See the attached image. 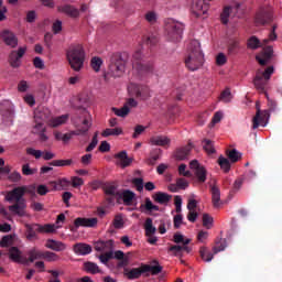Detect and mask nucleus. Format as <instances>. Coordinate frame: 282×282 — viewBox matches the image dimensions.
Listing matches in <instances>:
<instances>
[{
	"instance_id": "5",
	"label": "nucleus",
	"mask_w": 282,
	"mask_h": 282,
	"mask_svg": "<svg viewBox=\"0 0 282 282\" xmlns=\"http://www.w3.org/2000/svg\"><path fill=\"white\" fill-rule=\"evenodd\" d=\"M66 58L74 72H80L85 65V48L80 44H72L66 50Z\"/></svg>"
},
{
	"instance_id": "49",
	"label": "nucleus",
	"mask_w": 282,
	"mask_h": 282,
	"mask_svg": "<svg viewBox=\"0 0 282 282\" xmlns=\"http://www.w3.org/2000/svg\"><path fill=\"white\" fill-rule=\"evenodd\" d=\"M158 35L153 33L143 37V43H145V45H158Z\"/></svg>"
},
{
	"instance_id": "36",
	"label": "nucleus",
	"mask_w": 282,
	"mask_h": 282,
	"mask_svg": "<svg viewBox=\"0 0 282 282\" xmlns=\"http://www.w3.org/2000/svg\"><path fill=\"white\" fill-rule=\"evenodd\" d=\"M29 259H26V262L30 261V263H34V261L39 260V259H43L44 257V251H41L39 249H36L35 247L30 249L26 252Z\"/></svg>"
},
{
	"instance_id": "55",
	"label": "nucleus",
	"mask_w": 282,
	"mask_h": 282,
	"mask_svg": "<svg viewBox=\"0 0 282 282\" xmlns=\"http://www.w3.org/2000/svg\"><path fill=\"white\" fill-rule=\"evenodd\" d=\"M12 246V236L7 235L0 240V248H10Z\"/></svg>"
},
{
	"instance_id": "10",
	"label": "nucleus",
	"mask_w": 282,
	"mask_h": 282,
	"mask_svg": "<svg viewBox=\"0 0 282 282\" xmlns=\"http://www.w3.org/2000/svg\"><path fill=\"white\" fill-rule=\"evenodd\" d=\"M276 24H274L271 29V32L269 33V37L264 39L262 42L259 40V37L252 35L247 41V47L248 50H259V47H263V45H268L270 41H276Z\"/></svg>"
},
{
	"instance_id": "46",
	"label": "nucleus",
	"mask_w": 282,
	"mask_h": 282,
	"mask_svg": "<svg viewBox=\"0 0 282 282\" xmlns=\"http://www.w3.org/2000/svg\"><path fill=\"white\" fill-rule=\"evenodd\" d=\"M50 166H72L74 164V161L72 159L67 160H54L48 163Z\"/></svg>"
},
{
	"instance_id": "45",
	"label": "nucleus",
	"mask_w": 282,
	"mask_h": 282,
	"mask_svg": "<svg viewBox=\"0 0 282 282\" xmlns=\"http://www.w3.org/2000/svg\"><path fill=\"white\" fill-rule=\"evenodd\" d=\"M135 98H140V100H147V98H149V88L148 87L137 88Z\"/></svg>"
},
{
	"instance_id": "61",
	"label": "nucleus",
	"mask_w": 282,
	"mask_h": 282,
	"mask_svg": "<svg viewBox=\"0 0 282 282\" xmlns=\"http://www.w3.org/2000/svg\"><path fill=\"white\" fill-rule=\"evenodd\" d=\"M48 186L51 191H63V186H61V178L48 182Z\"/></svg>"
},
{
	"instance_id": "3",
	"label": "nucleus",
	"mask_w": 282,
	"mask_h": 282,
	"mask_svg": "<svg viewBox=\"0 0 282 282\" xmlns=\"http://www.w3.org/2000/svg\"><path fill=\"white\" fill-rule=\"evenodd\" d=\"M74 109H76V111H79V113H82L84 118L82 121L83 128L66 133L55 132V140L68 142V140H74V135H85V133L89 131V127H91V123L89 122V112L87 111V109L83 106H74Z\"/></svg>"
},
{
	"instance_id": "25",
	"label": "nucleus",
	"mask_w": 282,
	"mask_h": 282,
	"mask_svg": "<svg viewBox=\"0 0 282 282\" xmlns=\"http://www.w3.org/2000/svg\"><path fill=\"white\" fill-rule=\"evenodd\" d=\"M210 193H212V204L214 208H221L223 202H221V191L216 185L210 186Z\"/></svg>"
},
{
	"instance_id": "16",
	"label": "nucleus",
	"mask_w": 282,
	"mask_h": 282,
	"mask_svg": "<svg viewBox=\"0 0 282 282\" xmlns=\"http://www.w3.org/2000/svg\"><path fill=\"white\" fill-rule=\"evenodd\" d=\"M257 25H265L267 23H272V8H263L256 15Z\"/></svg>"
},
{
	"instance_id": "52",
	"label": "nucleus",
	"mask_w": 282,
	"mask_h": 282,
	"mask_svg": "<svg viewBox=\"0 0 282 282\" xmlns=\"http://www.w3.org/2000/svg\"><path fill=\"white\" fill-rule=\"evenodd\" d=\"M226 250V240H220L216 242V246L213 247L214 254H218V252H224Z\"/></svg>"
},
{
	"instance_id": "14",
	"label": "nucleus",
	"mask_w": 282,
	"mask_h": 282,
	"mask_svg": "<svg viewBox=\"0 0 282 282\" xmlns=\"http://www.w3.org/2000/svg\"><path fill=\"white\" fill-rule=\"evenodd\" d=\"M102 189L105 195L109 196L106 198L108 204H113V197H118L120 195V191H118V183L116 182L105 183Z\"/></svg>"
},
{
	"instance_id": "22",
	"label": "nucleus",
	"mask_w": 282,
	"mask_h": 282,
	"mask_svg": "<svg viewBox=\"0 0 282 282\" xmlns=\"http://www.w3.org/2000/svg\"><path fill=\"white\" fill-rule=\"evenodd\" d=\"M57 11L62 12V14H66V17H70V19H78V17H80V11L72 4L58 6Z\"/></svg>"
},
{
	"instance_id": "11",
	"label": "nucleus",
	"mask_w": 282,
	"mask_h": 282,
	"mask_svg": "<svg viewBox=\"0 0 282 282\" xmlns=\"http://www.w3.org/2000/svg\"><path fill=\"white\" fill-rule=\"evenodd\" d=\"M55 225L46 224L44 226L39 224L26 225V239H36V232H54Z\"/></svg>"
},
{
	"instance_id": "15",
	"label": "nucleus",
	"mask_w": 282,
	"mask_h": 282,
	"mask_svg": "<svg viewBox=\"0 0 282 282\" xmlns=\"http://www.w3.org/2000/svg\"><path fill=\"white\" fill-rule=\"evenodd\" d=\"M0 39H2L4 45L12 47V50L19 45V37H17V34L10 30H3L0 33Z\"/></svg>"
},
{
	"instance_id": "50",
	"label": "nucleus",
	"mask_w": 282,
	"mask_h": 282,
	"mask_svg": "<svg viewBox=\"0 0 282 282\" xmlns=\"http://www.w3.org/2000/svg\"><path fill=\"white\" fill-rule=\"evenodd\" d=\"M174 243H182V246H188L191 243V239H184V235L175 234L173 237Z\"/></svg>"
},
{
	"instance_id": "58",
	"label": "nucleus",
	"mask_w": 282,
	"mask_h": 282,
	"mask_svg": "<svg viewBox=\"0 0 282 282\" xmlns=\"http://www.w3.org/2000/svg\"><path fill=\"white\" fill-rule=\"evenodd\" d=\"M203 226L207 229L213 228V216L208 214L203 215Z\"/></svg>"
},
{
	"instance_id": "40",
	"label": "nucleus",
	"mask_w": 282,
	"mask_h": 282,
	"mask_svg": "<svg viewBox=\"0 0 282 282\" xmlns=\"http://www.w3.org/2000/svg\"><path fill=\"white\" fill-rule=\"evenodd\" d=\"M69 120V115H62L59 117L51 118L48 120L50 127H61V124H65Z\"/></svg>"
},
{
	"instance_id": "2",
	"label": "nucleus",
	"mask_w": 282,
	"mask_h": 282,
	"mask_svg": "<svg viewBox=\"0 0 282 282\" xmlns=\"http://www.w3.org/2000/svg\"><path fill=\"white\" fill-rule=\"evenodd\" d=\"M204 65V53L202 52V44L194 40L189 43L188 54L185 57V66L189 72H197Z\"/></svg>"
},
{
	"instance_id": "30",
	"label": "nucleus",
	"mask_w": 282,
	"mask_h": 282,
	"mask_svg": "<svg viewBox=\"0 0 282 282\" xmlns=\"http://www.w3.org/2000/svg\"><path fill=\"white\" fill-rule=\"evenodd\" d=\"M32 133L39 135V139L42 140V142L47 141V134H45V124L41 123V121H35Z\"/></svg>"
},
{
	"instance_id": "27",
	"label": "nucleus",
	"mask_w": 282,
	"mask_h": 282,
	"mask_svg": "<svg viewBox=\"0 0 282 282\" xmlns=\"http://www.w3.org/2000/svg\"><path fill=\"white\" fill-rule=\"evenodd\" d=\"M191 151H193V143H187L183 148H178L175 152V158L178 161L188 160V155H191Z\"/></svg>"
},
{
	"instance_id": "19",
	"label": "nucleus",
	"mask_w": 282,
	"mask_h": 282,
	"mask_svg": "<svg viewBox=\"0 0 282 282\" xmlns=\"http://www.w3.org/2000/svg\"><path fill=\"white\" fill-rule=\"evenodd\" d=\"M272 56H274V48H272V46H265L262 52L256 56V61H258L259 65L265 66L272 61Z\"/></svg>"
},
{
	"instance_id": "29",
	"label": "nucleus",
	"mask_w": 282,
	"mask_h": 282,
	"mask_svg": "<svg viewBox=\"0 0 282 282\" xmlns=\"http://www.w3.org/2000/svg\"><path fill=\"white\" fill-rule=\"evenodd\" d=\"M191 247L188 246H180V245H172L169 248V252H173L174 257H178L182 259L184 257V252H187V254L191 252Z\"/></svg>"
},
{
	"instance_id": "4",
	"label": "nucleus",
	"mask_w": 282,
	"mask_h": 282,
	"mask_svg": "<svg viewBox=\"0 0 282 282\" xmlns=\"http://www.w3.org/2000/svg\"><path fill=\"white\" fill-rule=\"evenodd\" d=\"M154 264H141L140 268H126L123 269V274L129 279V281H135V279H140L142 274H147V272H151L152 276H155L162 272L163 268L160 265L158 260H153Z\"/></svg>"
},
{
	"instance_id": "53",
	"label": "nucleus",
	"mask_w": 282,
	"mask_h": 282,
	"mask_svg": "<svg viewBox=\"0 0 282 282\" xmlns=\"http://www.w3.org/2000/svg\"><path fill=\"white\" fill-rule=\"evenodd\" d=\"M132 184L133 186H135L139 193H142V191H144V180L140 177L132 178Z\"/></svg>"
},
{
	"instance_id": "48",
	"label": "nucleus",
	"mask_w": 282,
	"mask_h": 282,
	"mask_svg": "<svg viewBox=\"0 0 282 282\" xmlns=\"http://www.w3.org/2000/svg\"><path fill=\"white\" fill-rule=\"evenodd\" d=\"M43 259L52 263V262L58 261L61 257H58V254H56L55 252L44 251Z\"/></svg>"
},
{
	"instance_id": "39",
	"label": "nucleus",
	"mask_w": 282,
	"mask_h": 282,
	"mask_svg": "<svg viewBox=\"0 0 282 282\" xmlns=\"http://www.w3.org/2000/svg\"><path fill=\"white\" fill-rule=\"evenodd\" d=\"M239 41L237 39L229 40L227 44V52L229 56H235L239 52Z\"/></svg>"
},
{
	"instance_id": "13",
	"label": "nucleus",
	"mask_w": 282,
	"mask_h": 282,
	"mask_svg": "<svg viewBox=\"0 0 282 282\" xmlns=\"http://www.w3.org/2000/svg\"><path fill=\"white\" fill-rule=\"evenodd\" d=\"M25 52H28L25 46L19 47L18 51H11L8 58L10 67L19 69L21 67V58L25 56Z\"/></svg>"
},
{
	"instance_id": "41",
	"label": "nucleus",
	"mask_w": 282,
	"mask_h": 282,
	"mask_svg": "<svg viewBox=\"0 0 282 282\" xmlns=\"http://www.w3.org/2000/svg\"><path fill=\"white\" fill-rule=\"evenodd\" d=\"M199 254H200V258L203 259V261H206V263H210V261H213V259L215 257V252L208 251V248H206V247H202L199 249Z\"/></svg>"
},
{
	"instance_id": "47",
	"label": "nucleus",
	"mask_w": 282,
	"mask_h": 282,
	"mask_svg": "<svg viewBox=\"0 0 282 282\" xmlns=\"http://www.w3.org/2000/svg\"><path fill=\"white\" fill-rule=\"evenodd\" d=\"M122 133V129L120 128H108L102 131V138H109V135H120Z\"/></svg>"
},
{
	"instance_id": "31",
	"label": "nucleus",
	"mask_w": 282,
	"mask_h": 282,
	"mask_svg": "<svg viewBox=\"0 0 282 282\" xmlns=\"http://www.w3.org/2000/svg\"><path fill=\"white\" fill-rule=\"evenodd\" d=\"M139 210L141 213H153V210L155 212L160 210V206L154 205L151 198L145 197L144 204L140 205Z\"/></svg>"
},
{
	"instance_id": "24",
	"label": "nucleus",
	"mask_w": 282,
	"mask_h": 282,
	"mask_svg": "<svg viewBox=\"0 0 282 282\" xmlns=\"http://www.w3.org/2000/svg\"><path fill=\"white\" fill-rule=\"evenodd\" d=\"M98 225V218H83L78 217L74 221L75 228H95Z\"/></svg>"
},
{
	"instance_id": "23",
	"label": "nucleus",
	"mask_w": 282,
	"mask_h": 282,
	"mask_svg": "<svg viewBox=\"0 0 282 282\" xmlns=\"http://www.w3.org/2000/svg\"><path fill=\"white\" fill-rule=\"evenodd\" d=\"M73 252L78 254L79 257H87V254H91L93 248L91 245L85 242H77L73 246Z\"/></svg>"
},
{
	"instance_id": "32",
	"label": "nucleus",
	"mask_w": 282,
	"mask_h": 282,
	"mask_svg": "<svg viewBox=\"0 0 282 282\" xmlns=\"http://www.w3.org/2000/svg\"><path fill=\"white\" fill-rule=\"evenodd\" d=\"M171 198L172 196L164 192H156L152 195V199H154L156 204H161L162 206H166V204L171 202Z\"/></svg>"
},
{
	"instance_id": "43",
	"label": "nucleus",
	"mask_w": 282,
	"mask_h": 282,
	"mask_svg": "<svg viewBox=\"0 0 282 282\" xmlns=\"http://www.w3.org/2000/svg\"><path fill=\"white\" fill-rule=\"evenodd\" d=\"M111 111L115 113V116H118V118H127L131 109L127 108V106H123L122 108L112 107Z\"/></svg>"
},
{
	"instance_id": "6",
	"label": "nucleus",
	"mask_w": 282,
	"mask_h": 282,
	"mask_svg": "<svg viewBox=\"0 0 282 282\" xmlns=\"http://www.w3.org/2000/svg\"><path fill=\"white\" fill-rule=\"evenodd\" d=\"M129 62V53H113L110 56L109 74L113 78H120L127 69V63Z\"/></svg>"
},
{
	"instance_id": "57",
	"label": "nucleus",
	"mask_w": 282,
	"mask_h": 282,
	"mask_svg": "<svg viewBox=\"0 0 282 282\" xmlns=\"http://www.w3.org/2000/svg\"><path fill=\"white\" fill-rule=\"evenodd\" d=\"M203 149L207 155H214V153H217V151L215 150V145H213V142H205Z\"/></svg>"
},
{
	"instance_id": "12",
	"label": "nucleus",
	"mask_w": 282,
	"mask_h": 282,
	"mask_svg": "<svg viewBox=\"0 0 282 282\" xmlns=\"http://www.w3.org/2000/svg\"><path fill=\"white\" fill-rule=\"evenodd\" d=\"M189 169L194 171V175L199 184H204L206 182L208 177V171L206 170V166L199 163V161H191Z\"/></svg>"
},
{
	"instance_id": "60",
	"label": "nucleus",
	"mask_w": 282,
	"mask_h": 282,
	"mask_svg": "<svg viewBox=\"0 0 282 282\" xmlns=\"http://www.w3.org/2000/svg\"><path fill=\"white\" fill-rule=\"evenodd\" d=\"M28 155H33L35 160H40L43 156V152L41 150H34L33 148L26 149Z\"/></svg>"
},
{
	"instance_id": "18",
	"label": "nucleus",
	"mask_w": 282,
	"mask_h": 282,
	"mask_svg": "<svg viewBox=\"0 0 282 282\" xmlns=\"http://www.w3.org/2000/svg\"><path fill=\"white\" fill-rule=\"evenodd\" d=\"M51 118L52 111L48 108L40 107L34 111V122H41L42 124H45V122L50 123Z\"/></svg>"
},
{
	"instance_id": "62",
	"label": "nucleus",
	"mask_w": 282,
	"mask_h": 282,
	"mask_svg": "<svg viewBox=\"0 0 282 282\" xmlns=\"http://www.w3.org/2000/svg\"><path fill=\"white\" fill-rule=\"evenodd\" d=\"M113 257V252L109 251L106 253H102L99 256V261H101V263H104L105 265H107V263H109V260Z\"/></svg>"
},
{
	"instance_id": "59",
	"label": "nucleus",
	"mask_w": 282,
	"mask_h": 282,
	"mask_svg": "<svg viewBox=\"0 0 282 282\" xmlns=\"http://www.w3.org/2000/svg\"><path fill=\"white\" fill-rule=\"evenodd\" d=\"M145 21L153 25V23H156L158 21V14H155V12L153 11H149L148 13H145Z\"/></svg>"
},
{
	"instance_id": "42",
	"label": "nucleus",
	"mask_w": 282,
	"mask_h": 282,
	"mask_svg": "<svg viewBox=\"0 0 282 282\" xmlns=\"http://www.w3.org/2000/svg\"><path fill=\"white\" fill-rule=\"evenodd\" d=\"M144 230H145L147 237H151V236L155 235L158 229L153 226V219L152 218H147L145 219Z\"/></svg>"
},
{
	"instance_id": "34",
	"label": "nucleus",
	"mask_w": 282,
	"mask_h": 282,
	"mask_svg": "<svg viewBox=\"0 0 282 282\" xmlns=\"http://www.w3.org/2000/svg\"><path fill=\"white\" fill-rule=\"evenodd\" d=\"M97 252H105V250H113V240H99L95 243Z\"/></svg>"
},
{
	"instance_id": "17",
	"label": "nucleus",
	"mask_w": 282,
	"mask_h": 282,
	"mask_svg": "<svg viewBox=\"0 0 282 282\" xmlns=\"http://www.w3.org/2000/svg\"><path fill=\"white\" fill-rule=\"evenodd\" d=\"M208 12V4L204 0H193L192 13L196 19L204 17Z\"/></svg>"
},
{
	"instance_id": "64",
	"label": "nucleus",
	"mask_w": 282,
	"mask_h": 282,
	"mask_svg": "<svg viewBox=\"0 0 282 282\" xmlns=\"http://www.w3.org/2000/svg\"><path fill=\"white\" fill-rule=\"evenodd\" d=\"M151 142H171V138L166 135H155L151 139Z\"/></svg>"
},
{
	"instance_id": "8",
	"label": "nucleus",
	"mask_w": 282,
	"mask_h": 282,
	"mask_svg": "<svg viewBox=\"0 0 282 282\" xmlns=\"http://www.w3.org/2000/svg\"><path fill=\"white\" fill-rule=\"evenodd\" d=\"M132 67L135 69L139 76H141V78L153 74V62H142V51H137L133 54Z\"/></svg>"
},
{
	"instance_id": "20",
	"label": "nucleus",
	"mask_w": 282,
	"mask_h": 282,
	"mask_svg": "<svg viewBox=\"0 0 282 282\" xmlns=\"http://www.w3.org/2000/svg\"><path fill=\"white\" fill-rule=\"evenodd\" d=\"M1 116L6 122L14 120V107L9 100L1 102Z\"/></svg>"
},
{
	"instance_id": "33",
	"label": "nucleus",
	"mask_w": 282,
	"mask_h": 282,
	"mask_svg": "<svg viewBox=\"0 0 282 282\" xmlns=\"http://www.w3.org/2000/svg\"><path fill=\"white\" fill-rule=\"evenodd\" d=\"M46 248L50 250H54L55 252H63V250H66L67 246L61 241L48 239L46 241Z\"/></svg>"
},
{
	"instance_id": "37",
	"label": "nucleus",
	"mask_w": 282,
	"mask_h": 282,
	"mask_svg": "<svg viewBox=\"0 0 282 282\" xmlns=\"http://www.w3.org/2000/svg\"><path fill=\"white\" fill-rule=\"evenodd\" d=\"M84 270L87 274H102V270L100 267L96 264V262L87 261L84 263Z\"/></svg>"
},
{
	"instance_id": "21",
	"label": "nucleus",
	"mask_w": 282,
	"mask_h": 282,
	"mask_svg": "<svg viewBox=\"0 0 282 282\" xmlns=\"http://www.w3.org/2000/svg\"><path fill=\"white\" fill-rule=\"evenodd\" d=\"M115 160H117V164L121 166V169H127V166H131L133 163V158L129 156L124 150L115 154Z\"/></svg>"
},
{
	"instance_id": "54",
	"label": "nucleus",
	"mask_w": 282,
	"mask_h": 282,
	"mask_svg": "<svg viewBox=\"0 0 282 282\" xmlns=\"http://www.w3.org/2000/svg\"><path fill=\"white\" fill-rule=\"evenodd\" d=\"M220 100L223 102H230L232 100V94L230 93V88H226L221 94H220Z\"/></svg>"
},
{
	"instance_id": "1",
	"label": "nucleus",
	"mask_w": 282,
	"mask_h": 282,
	"mask_svg": "<svg viewBox=\"0 0 282 282\" xmlns=\"http://www.w3.org/2000/svg\"><path fill=\"white\" fill-rule=\"evenodd\" d=\"M274 74V66H269L265 68L264 72L258 70L256 73V77L253 79V85L258 91H261V94H265V97L268 98V110L261 111L260 109L257 110L256 116L252 119V129H259V127H267L268 120H270V112L274 113L276 111L279 104H276V100L270 99L268 97V93H265V87H268V82Z\"/></svg>"
},
{
	"instance_id": "56",
	"label": "nucleus",
	"mask_w": 282,
	"mask_h": 282,
	"mask_svg": "<svg viewBox=\"0 0 282 282\" xmlns=\"http://www.w3.org/2000/svg\"><path fill=\"white\" fill-rule=\"evenodd\" d=\"M144 131H147V127L142 124H138L137 127H134V132L132 134V138L134 140H138V138H140V135H142Z\"/></svg>"
},
{
	"instance_id": "7",
	"label": "nucleus",
	"mask_w": 282,
	"mask_h": 282,
	"mask_svg": "<svg viewBox=\"0 0 282 282\" xmlns=\"http://www.w3.org/2000/svg\"><path fill=\"white\" fill-rule=\"evenodd\" d=\"M28 193V186H18L12 191H9L6 195L7 202H17L14 205L9 206V210L14 213V215H19V217H23L25 215V210L19 205L23 195Z\"/></svg>"
},
{
	"instance_id": "38",
	"label": "nucleus",
	"mask_w": 282,
	"mask_h": 282,
	"mask_svg": "<svg viewBox=\"0 0 282 282\" xmlns=\"http://www.w3.org/2000/svg\"><path fill=\"white\" fill-rule=\"evenodd\" d=\"M218 166H220L224 173H230V169L232 166V162L228 160V158L220 155L217 160Z\"/></svg>"
},
{
	"instance_id": "28",
	"label": "nucleus",
	"mask_w": 282,
	"mask_h": 282,
	"mask_svg": "<svg viewBox=\"0 0 282 282\" xmlns=\"http://www.w3.org/2000/svg\"><path fill=\"white\" fill-rule=\"evenodd\" d=\"M9 259L15 263H28V259L21 257V250L18 247H11L9 249Z\"/></svg>"
},
{
	"instance_id": "9",
	"label": "nucleus",
	"mask_w": 282,
	"mask_h": 282,
	"mask_svg": "<svg viewBox=\"0 0 282 282\" xmlns=\"http://www.w3.org/2000/svg\"><path fill=\"white\" fill-rule=\"evenodd\" d=\"M165 31L169 41L176 43L182 40V34L184 33V24L170 20L165 25Z\"/></svg>"
},
{
	"instance_id": "63",
	"label": "nucleus",
	"mask_w": 282,
	"mask_h": 282,
	"mask_svg": "<svg viewBox=\"0 0 282 282\" xmlns=\"http://www.w3.org/2000/svg\"><path fill=\"white\" fill-rule=\"evenodd\" d=\"M113 226L117 230H120V228H122V226H124V220H122V216L115 217Z\"/></svg>"
},
{
	"instance_id": "35",
	"label": "nucleus",
	"mask_w": 282,
	"mask_h": 282,
	"mask_svg": "<svg viewBox=\"0 0 282 282\" xmlns=\"http://www.w3.org/2000/svg\"><path fill=\"white\" fill-rule=\"evenodd\" d=\"M227 160L231 162V164H237L239 160H241V152L237 151V149H227L225 151Z\"/></svg>"
},
{
	"instance_id": "51",
	"label": "nucleus",
	"mask_w": 282,
	"mask_h": 282,
	"mask_svg": "<svg viewBox=\"0 0 282 282\" xmlns=\"http://www.w3.org/2000/svg\"><path fill=\"white\" fill-rule=\"evenodd\" d=\"M90 66L94 72H100V67L102 66V59L100 57H93L90 61Z\"/></svg>"
},
{
	"instance_id": "26",
	"label": "nucleus",
	"mask_w": 282,
	"mask_h": 282,
	"mask_svg": "<svg viewBox=\"0 0 282 282\" xmlns=\"http://www.w3.org/2000/svg\"><path fill=\"white\" fill-rule=\"evenodd\" d=\"M119 199H122L124 206H132L135 194L131 189H122L118 195Z\"/></svg>"
},
{
	"instance_id": "44",
	"label": "nucleus",
	"mask_w": 282,
	"mask_h": 282,
	"mask_svg": "<svg viewBox=\"0 0 282 282\" xmlns=\"http://www.w3.org/2000/svg\"><path fill=\"white\" fill-rule=\"evenodd\" d=\"M231 10H232L231 7H225L223 12L220 13V21L223 25H228Z\"/></svg>"
}]
</instances>
